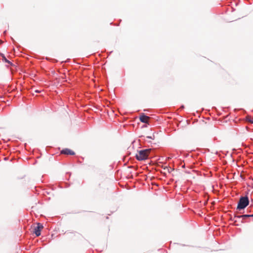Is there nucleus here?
<instances>
[{
    "mask_svg": "<svg viewBox=\"0 0 253 253\" xmlns=\"http://www.w3.org/2000/svg\"><path fill=\"white\" fill-rule=\"evenodd\" d=\"M152 152V150L150 148L139 150L135 155V158L139 161L147 160L151 157L150 154Z\"/></svg>",
    "mask_w": 253,
    "mask_h": 253,
    "instance_id": "nucleus-1",
    "label": "nucleus"
},
{
    "mask_svg": "<svg viewBox=\"0 0 253 253\" xmlns=\"http://www.w3.org/2000/svg\"><path fill=\"white\" fill-rule=\"evenodd\" d=\"M250 204L248 194L244 196H241L238 202L237 210L240 211L244 210Z\"/></svg>",
    "mask_w": 253,
    "mask_h": 253,
    "instance_id": "nucleus-2",
    "label": "nucleus"
},
{
    "mask_svg": "<svg viewBox=\"0 0 253 253\" xmlns=\"http://www.w3.org/2000/svg\"><path fill=\"white\" fill-rule=\"evenodd\" d=\"M43 228L42 224L38 223L37 225L34 228L33 232L36 235V237H39L41 234V230Z\"/></svg>",
    "mask_w": 253,
    "mask_h": 253,
    "instance_id": "nucleus-3",
    "label": "nucleus"
},
{
    "mask_svg": "<svg viewBox=\"0 0 253 253\" xmlns=\"http://www.w3.org/2000/svg\"><path fill=\"white\" fill-rule=\"evenodd\" d=\"M149 119V117L143 113H141L139 117L140 121L145 124H148Z\"/></svg>",
    "mask_w": 253,
    "mask_h": 253,
    "instance_id": "nucleus-4",
    "label": "nucleus"
},
{
    "mask_svg": "<svg viewBox=\"0 0 253 253\" xmlns=\"http://www.w3.org/2000/svg\"><path fill=\"white\" fill-rule=\"evenodd\" d=\"M61 153L65 155H75V153L71 150L70 149L68 148H65L63 149L61 151Z\"/></svg>",
    "mask_w": 253,
    "mask_h": 253,
    "instance_id": "nucleus-5",
    "label": "nucleus"
},
{
    "mask_svg": "<svg viewBox=\"0 0 253 253\" xmlns=\"http://www.w3.org/2000/svg\"><path fill=\"white\" fill-rule=\"evenodd\" d=\"M0 56L2 57V60L3 62H4L5 63H7L8 64H9L10 65H12V62H10L8 59H7V58H6V57L5 56V55L3 54H0Z\"/></svg>",
    "mask_w": 253,
    "mask_h": 253,
    "instance_id": "nucleus-6",
    "label": "nucleus"
},
{
    "mask_svg": "<svg viewBox=\"0 0 253 253\" xmlns=\"http://www.w3.org/2000/svg\"><path fill=\"white\" fill-rule=\"evenodd\" d=\"M249 217H251V214H245L242 215V218H243V219H245Z\"/></svg>",
    "mask_w": 253,
    "mask_h": 253,
    "instance_id": "nucleus-7",
    "label": "nucleus"
},
{
    "mask_svg": "<svg viewBox=\"0 0 253 253\" xmlns=\"http://www.w3.org/2000/svg\"><path fill=\"white\" fill-rule=\"evenodd\" d=\"M234 218H242V215H238L237 214H234Z\"/></svg>",
    "mask_w": 253,
    "mask_h": 253,
    "instance_id": "nucleus-8",
    "label": "nucleus"
},
{
    "mask_svg": "<svg viewBox=\"0 0 253 253\" xmlns=\"http://www.w3.org/2000/svg\"><path fill=\"white\" fill-rule=\"evenodd\" d=\"M184 108V106L183 105H181V106L180 107V110H182Z\"/></svg>",
    "mask_w": 253,
    "mask_h": 253,
    "instance_id": "nucleus-9",
    "label": "nucleus"
},
{
    "mask_svg": "<svg viewBox=\"0 0 253 253\" xmlns=\"http://www.w3.org/2000/svg\"><path fill=\"white\" fill-rule=\"evenodd\" d=\"M249 121L252 123V124H253V119H251L249 120Z\"/></svg>",
    "mask_w": 253,
    "mask_h": 253,
    "instance_id": "nucleus-10",
    "label": "nucleus"
},
{
    "mask_svg": "<svg viewBox=\"0 0 253 253\" xmlns=\"http://www.w3.org/2000/svg\"><path fill=\"white\" fill-rule=\"evenodd\" d=\"M35 92L36 93H40V92H41V91H40V90H39L37 89V90H35Z\"/></svg>",
    "mask_w": 253,
    "mask_h": 253,
    "instance_id": "nucleus-11",
    "label": "nucleus"
},
{
    "mask_svg": "<svg viewBox=\"0 0 253 253\" xmlns=\"http://www.w3.org/2000/svg\"><path fill=\"white\" fill-rule=\"evenodd\" d=\"M147 138H148L149 139H153L152 136H147Z\"/></svg>",
    "mask_w": 253,
    "mask_h": 253,
    "instance_id": "nucleus-12",
    "label": "nucleus"
},
{
    "mask_svg": "<svg viewBox=\"0 0 253 253\" xmlns=\"http://www.w3.org/2000/svg\"><path fill=\"white\" fill-rule=\"evenodd\" d=\"M166 169H168V171H169V172H170L169 170V169H168V168H166ZM164 169H166V168H165Z\"/></svg>",
    "mask_w": 253,
    "mask_h": 253,
    "instance_id": "nucleus-13",
    "label": "nucleus"
},
{
    "mask_svg": "<svg viewBox=\"0 0 253 253\" xmlns=\"http://www.w3.org/2000/svg\"><path fill=\"white\" fill-rule=\"evenodd\" d=\"M251 217H253V213L251 214Z\"/></svg>",
    "mask_w": 253,
    "mask_h": 253,
    "instance_id": "nucleus-14",
    "label": "nucleus"
}]
</instances>
